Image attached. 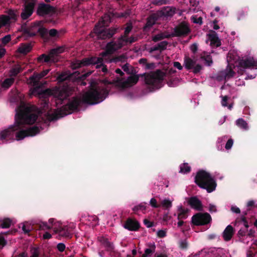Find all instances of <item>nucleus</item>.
<instances>
[{
    "label": "nucleus",
    "instance_id": "1",
    "mask_svg": "<svg viewBox=\"0 0 257 257\" xmlns=\"http://www.w3.org/2000/svg\"><path fill=\"white\" fill-rule=\"evenodd\" d=\"M38 118L36 114L32 113L31 107H25L17 112L15 116L14 125L11 126L0 133V139L10 140L15 136L16 140L20 141L26 137H33L39 134L40 128L38 126H33L25 129L26 124L34 123Z\"/></svg>",
    "mask_w": 257,
    "mask_h": 257
},
{
    "label": "nucleus",
    "instance_id": "2",
    "mask_svg": "<svg viewBox=\"0 0 257 257\" xmlns=\"http://www.w3.org/2000/svg\"><path fill=\"white\" fill-rule=\"evenodd\" d=\"M89 83V89L83 94L82 98L75 96L69 99L65 105L60 108L58 113L52 117L51 119H57L74 111H78L83 103L94 105L100 103L107 97L109 91L106 88L96 86L94 81H90Z\"/></svg>",
    "mask_w": 257,
    "mask_h": 257
},
{
    "label": "nucleus",
    "instance_id": "3",
    "mask_svg": "<svg viewBox=\"0 0 257 257\" xmlns=\"http://www.w3.org/2000/svg\"><path fill=\"white\" fill-rule=\"evenodd\" d=\"M49 70L46 69L40 73L35 72L30 77V83L35 87L33 90V94L37 95L38 96L43 99L44 106L48 105L49 103V97L53 96L56 98L57 104H61L63 101L66 99L71 94V90L68 87H56L53 89H46L40 90V80L45 76L49 73Z\"/></svg>",
    "mask_w": 257,
    "mask_h": 257
},
{
    "label": "nucleus",
    "instance_id": "4",
    "mask_svg": "<svg viewBox=\"0 0 257 257\" xmlns=\"http://www.w3.org/2000/svg\"><path fill=\"white\" fill-rule=\"evenodd\" d=\"M176 72L175 69L171 68L165 73L158 69L149 73H143L140 76L145 77V83L149 86L150 91H153L156 89H160L163 86V82L164 77L166 78L172 77V75Z\"/></svg>",
    "mask_w": 257,
    "mask_h": 257
},
{
    "label": "nucleus",
    "instance_id": "5",
    "mask_svg": "<svg viewBox=\"0 0 257 257\" xmlns=\"http://www.w3.org/2000/svg\"><path fill=\"white\" fill-rule=\"evenodd\" d=\"M112 17L111 14H105L95 24L93 32L98 39H109L117 32V28H106L111 22Z\"/></svg>",
    "mask_w": 257,
    "mask_h": 257
},
{
    "label": "nucleus",
    "instance_id": "6",
    "mask_svg": "<svg viewBox=\"0 0 257 257\" xmlns=\"http://www.w3.org/2000/svg\"><path fill=\"white\" fill-rule=\"evenodd\" d=\"M194 182L200 188L206 190L208 193L214 191L217 186L215 180L211 175L203 170L197 172Z\"/></svg>",
    "mask_w": 257,
    "mask_h": 257
},
{
    "label": "nucleus",
    "instance_id": "7",
    "mask_svg": "<svg viewBox=\"0 0 257 257\" xmlns=\"http://www.w3.org/2000/svg\"><path fill=\"white\" fill-rule=\"evenodd\" d=\"M132 29L133 26L131 24L127 25L125 28L123 35L119 37L116 41L112 40L107 43L105 50L101 53V56L105 57L107 55H111L125 45L126 42H127L126 37H127Z\"/></svg>",
    "mask_w": 257,
    "mask_h": 257
},
{
    "label": "nucleus",
    "instance_id": "8",
    "mask_svg": "<svg viewBox=\"0 0 257 257\" xmlns=\"http://www.w3.org/2000/svg\"><path fill=\"white\" fill-rule=\"evenodd\" d=\"M22 29L24 34L29 37H32L39 35L42 38H45L48 33L47 29L43 27L41 21H36L32 23L29 27L26 26V25H23Z\"/></svg>",
    "mask_w": 257,
    "mask_h": 257
},
{
    "label": "nucleus",
    "instance_id": "9",
    "mask_svg": "<svg viewBox=\"0 0 257 257\" xmlns=\"http://www.w3.org/2000/svg\"><path fill=\"white\" fill-rule=\"evenodd\" d=\"M212 220L210 215L207 212L197 213L192 217V223L197 226L204 225Z\"/></svg>",
    "mask_w": 257,
    "mask_h": 257
},
{
    "label": "nucleus",
    "instance_id": "10",
    "mask_svg": "<svg viewBox=\"0 0 257 257\" xmlns=\"http://www.w3.org/2000/svg\"><path fill=\"white\" fill-rule=\"evenodd\" d=\"M238 66L239 70L241 71V74H242L246 69H257V61L254 60L252 58L242 59L239 61Z\"/></svg>",
    "mask_w": 257,
    "mask_h": 257
},
{
    "label": "nucleus",
    "instance_id": "11",
    "mask_svg": "<svg viewBox=\"0 0 257 257\" xmlns=\"http://www.w3.org/2000/svg\"><path fill=\"white\" fill-rule=\"evenodd\" d=\"M56 12V9L53 6L45 3H40L38 5L37 14L40 16L52 15Z\"/></svg>",
    "mask_w": 257,
    "mask_h": 257
},
{
    "label": "nucleus",
    "instance_id": "12",
    "mask_svg": "<svg viewBox=\"0 0 257 257\" xmlns=\"http://www.w3.org/2000/svg\"><path fill=\"white\" fill-rule=\"evenodd\" d=\"M174 32L175 36H185L188 35L190 32V29L185 22H182L175 27Z\"/></svg>",
    "mask_w": 257,
    "mask_h": 257
},
{
    "label": "nucleus",
    "instance_id": "13",
    "mask_svg": "<svg viewBox=\"0 0 257 257\" xmlns=\"http://www.w3.org/2000/svg\"><path fill=\"white\" fill-rule=\"evenodd\" d=\"M37 61L39 63H56L59 61V58L54 56V54H52L50 50L48 55L43 54L39 56L37 58Z\"/></svg>",
    "mask_w": 257,
    "mask_h": 257
},
{
    "label": "nucleus",
    "instance_id": "14",
    "mask_svg": "<svg viewBox=\"0 0 257 257\" xmlns=\"http://www.w3.org/2000/svg\"><path fill=\"white\" fill-rule=\"evenodd\" d=\"M124 228L130 231H136L140 228V224L136 219L132 218H128L124 223Z\"/></svg>",
    "mask_w": 257,
    "mask_h": 257
},
{
    "label": "nucleus",
    "instance_id": "15",
    "mask_svg": "<svg viewBox=\"0 0 257 257\" xmlns=\"http://www.w3.org/2000/svg\"><path fill=\"white\" fill-rule=\"evenodd\" d=\"M187 203L192 209L197 211L203 210L202 203L197 196H192L188 198Z\"/></svg>",
    "mask_w": 257,
    "mask_h": 257
},
{
    "label": "nucleus",
    "instance_id": "16",
    "mask_svg": "<svg viewBox=\"0 0 257 257\" xmlns=\"http://www.w3.org/2000/svg\"><path fill=\"white\" fill-rule=\"evenodd\" d=\"M176 12V8L170 7H165L158 11L157 14L159 17H171Z\"/></svg>",
    "mask_w": 257,
    "mask_h": 257
},
{
    "label": "nucleus",
    "instance_id": "17",
    "mask_svg": "<svg viewBox=\"0 0 257 257\" xmlns=\"http://www.w3.org/2000/svg\"><path fill=\"white\" fill-rule=\"evenodd\" d=\"M207 35L212 47H218L221 45V41L214 31L211 30Z\"/></svg>",
    "mask_w": 257,
    "mask_h": 257
},
{
    "label": "nucleus",
    "instance_id": "18",
    "mask_svg": "<svg viewBox=\"0 0 257 257\" xmlns=\"http://www.w3.org/2000/svg\"><path fill=\"white\" fill-rule=\"evenodd\" d=\"M97 239L100 244L105 248L106 250L108 251H113L114 250V245L108 238L103 236H99L98 237Z\"/></svg>",
    "mask_w": 257,
    "mask_h": 257
},
{
    "label": "nucleus",
    "instance_id": "19",
    "mask_svg": "<svg viewBox=\"0 0 257 257\" xmlns=\"http://www.w3.org/2000/svg\"><path fill=\"white\" fill-rule=\"evenodd\" d=\"M54 231L59 235L66 238H71L72 233L70 232L69 228L67 226H60L59 228H55Z\"/></svg>",
    "mask_w": 257,
    "mask_h": 257
},
{
    "label": "nucleus",
    "instance_id": "20",
    "mask_svg": "<svg viewBox=\"0 0 257 257\" xmlns=\"http://www.w3.org/2000/svg\"><path fill=\"white\" fill-rule=\"evenodd\" d=\"M30 257H49L48 254L43 251L39 247H33L31 249Z\"/></svg>",
    "mask_w": 257,
    "mask_h": 257
},
{
    "label": "nucleus",
    "instance_id": "21",
    "mask_svg": "<svg viewBox=\"0 0 257 257\" xmlns=\"http://www.w3.org/2000/svg\"><path fill=\"white\" fill-rule=\"evenodd\" d=\"M234 234V229L231 225H228L223 232V237L225 241H229Z\"/></svg>",
    "mask_w": 257,
    "mask_h": 257
},
{
    "label": "nucleus",
    "instance_id": "22",
    "mask_svg": "<svg viewBox=\"0 0 257 257\" xmlns=\"http://www.w3.org/2000/svg\"><path fill=\"white\" fill-rule=\"evenodd\" d=\"M159 17L157 13L153 14L147 18L145 28H151L158 21Z\"/></svg>",
    "mask_w": 257,
    "mask_h": 257
},
{
    "label": "nucleus",
    "instance_id": "23",
    "mask_svg": "<svg viewBox=\"0 0 257 257\" xmlns=\"http://www.w3.org/2000/svg\"><path fill=\"white\" fill-rule=\"evenodd\" d=\"M168 44V43L167 41H162L157 45L152 47L150 48V52H153L156 51H160V52H162L166 49Z\"/></svg>",
    "mask_w": 257,
    "mask_h": 257
},
{
    "label": "nucleus",
    "instance_id": "24",
    "mask_svg": "<svg viewBox=\"0 0 257 257\" xmlns=\"http://www.w3.org/2000/svg\"><path fill=\"white\" fill-rule=\"evenodd\" d=\"M32 46L30 43L22 44L18 49V51L23 54H27L31 51Z\"/></svg>",
    "mask_w": 257,
    "mask_h": 257
},
{
    "label": "nucleus",
    "instance_id": "25",
    "mask_svg": "<svg viewBox=\"0 0 257 257\" xmlns=\"http://www.w3.org/2000/svg\"><path fill=\"white\" fill-rule=\"evenodd\" d=\"M139 75L134 74L131 75L126 79V80L124 82L125 84L127 85H134L136 84L139 81Z\"/></svg>",
    "mask_w": 257,
    "mask_h": 257
},
{
    "label": "nucleus",
    "instance_id": "26",
    "mask_svg": "<svg viewBox=\"0 0 257 257\" xmlns=\"http://www.w3.org/2000/svg\"><path fill=\"white\" fill-rule=\"evenodd\" d=\"M178 211L179 212L178 214V219H185L188 217V213L189 212L188 209H185L182 206L178 207Z\"/></svg>",
    "mask_w": 257,
    "mask_h": 257
},
{
    "label": "nucleus",
    "instance_id": "27",
    "mask_svg": "<svg viewBox=\"0 0 257 257\" xmlns=\"http://www.w3.org/2000/svg\"><path fill=\"white\" fill-rule=\"evenodd\" d=\"M196 64V62L189 58V57H185L184 58V65L185 67L187 70L193 69L194 65Z\"/></svg>",
    "mask_w": 257,
    "mask_h": 257
},
{
    "label": "nucleus",
    "instance_id": "28",
    "mask_svg": "<svg viewBox=\"0 0 257 257\" xmlns=\"http://www.w3.org/2000/svg\"><path fill=\"white\" fill-rule=\"evenodd\" d=\"M222 75L225 77V79H229L234 76L235 74L234 71L233 70L231 66L229 65H227L226 70L222 72Z\"/></svg>",
    "mask_w": 257,
    "mask_h": 257
},
{
    "label": "nucleus",
    "instance_id": "29",
    "mask_svg": "<svg viewBox=\"0 0 257 257\" xmlns=\"http://www.w3.org/2000/svg\"><path fill=\"white\" fill-rule=\"evenodd\" d=\"M122 69L128 74L134 75L137 73L135 68L127 63L122 66Z\"/></svg>",
    "mask_w": 257,
    "mask_h": 257
},
{
    "label": "nucleus",
    "instance_id": "30",
    "mask_svg": "<svg viewBox=\"0 0 257 257\" xmlns=\"http://www.w3.org/2000/svg\"><path fill=\"white\" fill-rule=\"evenodd\" d=\"M15 78L13 77L6 78L2 83V87L5 89L9 88L14 82Z\"/></svg>",
    "mask_w": 257,
    "mask_h": 257
},
{
    "label": "nucleus",
    "instance_id": "31",
    "mask_svg": "<svg viewBox=\"0 0 257 257\" xmlns=\"http://www.w3.org/2000/svg\"><path fill=\"white\" fill-rule=\"evenodd\" d=\"M10 24V18L7 15H3L0 16V29Z\"/></svg>",
    "mask_w": 257,
    "mask_h": 257
},
{
    "label": "nucleus",
    "instance_id": "32",
    "mask_svg": "<svg viewBox=\"0 0 257 257\" xmlns=\"http://www.w3.org/2000/svg\"><path fill=\"white\" fill-rule=\"evenodd\" d=\"M236 125L241 128L247 130L248 128L247 122L243 118H239L236 121Z\"/></svg>",
    "mask_w": 257,
    "mask_h": 257
},
{
    "label": "nucleus",
    "instance_id": "33",
    "mask_svg": "<svg viewBox=\"0 0 257 257\" xmlns=\"http://www.w3.org/2000/svg\"><path fill=\"white\" fill-rule=\"evenodd\" d=\"M201 58L205 61L207 65L210 66L213 63L212 57L210 55L208 54L207 53L204 52L203 55L201 56Z\"/></svg>",
    "mask_w": 257,
    "mask_h": 257
},
{
    "label": "nucleus",
    "instance_id": "34",
    "mask_svg": "<svg viewBox=\"0 0 257 257\" xmlns=\"http://www.w3.org/2000/svg\"><path fill=\"white\" fill-rule=\"evenodd\" d=\"M148 246L149 247V248H146L145 250V253H144V254L147 256L149 255V254L154 252L155 251V249H156V245L154 243H149L148 244Z\"/></svg>",
    "mask_w": 257,
    "mask_h": 257
},
{
    "label": "nucleus",
    "instance_id": "35",
    "mask_svg": "<svg viewBox=\"0 0 257 257\" xmlns=\"http://www.w3.org/2000/svg\"><path fill=\"white\" fill-rule=\"evenodd\" d=\"M126 59H127V57L125 55H124V54H122L119 56H118L113 58L110 60V62H113L114 63H117V62H124L126 61Z\"/></svg>",
    "mask_w": 257,
    "mask_h": 257
},
{
    "label": "nucleus",
    "instance_id": "36",
    "mask_svg": "<svg viewBox=\"0 0 257 257\" xmlns=\"http://www.w3.org/2000/svg\"><path fill=\"white\" fill-rule=\"evenodd\" d=\"M93 57H87L83 59L82 61V65L83 66H89L90 65H94Z\"/></svg>",
    "mask_w": 257,
    "mask_h": 257
},
{
    "label": "nucleus",
    "instance_id": "37",
    "mask_svg": "<svg viewBox=\"0 0 257 257\" xmlns=\"http://www.w3.org/2000/svg\"><path fill=\"white\" fill-rule=\"evenodd\" d=\"M12 221L9 218H5L2 219V222L0 223V226L3 228H8L11 226Z\"/></svg>",
    "mask_w": 257,
    "mask_h": 257
},
{
    "label": "nucleus",
    "instance_id": "38",
    "mask_svg": "<svg viewBox=\"0 0 257 257\" xmlns=\"http://www.w3.org/2000/svg\"><path fill=\"white\" fill-rule=\"evenodd\" d=\"M22 71L21 67L17 66L12 68L10 70V76L12 77L16 76L19 73Z\"/></svg>",
    "mask_w": 257,
    "mask_h": 257
},
{
    "label": "nucleus",
    "instance_id": "39",
    "mask_svg": "<svg viewBox=\"0 0 257 257\" xmlns=\"http://www.w3.org/2000/svg\"><path fill=\"white\" fill-rule=\"evenodd\" d=\"M71 77V74L64 72L60 74L57 78L59 82H63L67 79H69Z\"/></svg>",
    "mask_w": 257,
    "mask_h": 257
},
{
    "label": "nucleus",
    "instance_id": "40",
    "mask_svg": "<svg viewBox=\"0 0 257 257\" xmlns=\"http://www.w3.org/2000/svg\"><path fill=\"white\" fill-rule=\"evenodd\" d=\"M91 72L87 73L82 75L81 77V79L79 81V83L81 86H85L87 84V81L88 80L86 79V77L89 76Z\"/></svg>",
    "mask_w": 257,
    "mask_h": 257
},
{
    "label": "nucleus",
    "instance_id": "41",
    "mask_svg": "<svg viewBox=\"0 0 257 257\" xmlns=\"http://www.w3.org/2000/svg\"><path fill=\"white\" fill-rule=\"evenodd\" d=\"M191 171V167L188 165V163H183V166H180V172L186 174Z\"/></svg>",
    "mask_w": 257,
    "mask_h": 257
},
{
    "label": "nucleus",
    "instance_id": "42",
    "mask_svg": "<svg viewBox=\"0 0 257 257\" xmlns=\"http://www.w3.org/2000/svg\"><path fill=\"white\" fill-rule=\"evenodd\" d=\"M38 225L39 229L41 230H49L52 227V226L49 225L46 222H40Z\"/></svg>",
    "mask_w": 257,
    "mask_h": 257
},
{
    "label": "nucleus",
    "instance_id": "43",
    "mask_svg": "<svg viewBox=\"0 0 257 257\" xmlns=\"http://www.w3.org/2000/svg\"><path fill=\"white\" fill-rule=\"evenodd\" d=\"M64 49L63 47H58L55 49H53L51 50V53L52 54H54V56L59 57V54L63 52Z\"/></svg>",
    "mask_w": 257,
    "mask_h": 257
},
{
    "label": "nucleus",
    "instance_id": "44",
    "mask_svg": "<svg viewBox=\"0 0 257 257\" xmlns=\"http://www.w3.org/2000/svg\"><path fill=\"white\" fill-rule=\"evenodd\" d=\"M162 205L166 209H169L172 207V203L170 200L165 199L162 201Z\"/></svg>",
    "mask_w": 257,
    "mask_h": 257
},
{
    "label": "nucleus",
    "instance_id": "45",
    "mask_svg": "<svg viewBox=\"0 0 257 257\" xmlns=\"http://www.w3.org/2000/svg\"><path fill=\"white\" fill-rule=\"evenodd\" d=\"M153 3L156 6H161L170 4V0H154Z\"/></svg>",
    "mask_w": 257,
    "mask_h": 257
},
{
    "label": "nucleus",
    "instance_id": "46",
    "mask_svg": "<svg viewBox=\"0 0 257 257\" xmlns=\"http://www.w3.org/2000/svg\"><path fill=\"white\" fill-rule=\"evenodd\" d=\"M179 247L182 249H186L188 248V244L186 239L180 240L179 242Z\"/></svg>",
    "mask_w": 257,
    "mask_h": 257
},
{
    "label": "nucleus",
    "instance_id": "47",
    "mask_svg": "<svg viewBox=\"0 0 257 257\" xmlns=\"http://www.w3.org/2000/svg\"><path fill=\"white\" fill-rule=\"evenodd\" d=\"M146 206L145 203H141L138 205L135 206L133 208V210L134 211H137L138 210L144 211L146 209Z\"/></svg>",
    "mask_w": 257,
    "mask_h": 257
},
{
    "label": "nucleus",
    "instance_id": "48",
    "mask_svg": "<svg viewBox=\"0 0 257 257\" xmlns=\"http://www.w3.org/2000/svg\"><path fill=\"white\" fill-rule=\"evenodd\" d=\"M103 52H102L100 54V55L101 56V57H93V60L94 61V65L95 64H101L103 61V58H105V57H103L101 56V53H102ZM108 55L106 56V57ZM106 57V56H105Z\"/></svg>",
    "mask_w": 257,
    "mask_h": 257
},
{
    "label": "nucleus",
    "instance_id": "49",
    "mask_svg": "<svg viewBox=\"0 0 257 257\" xmlns=\"http://www.w3.org/2000/svg\"><path fill=\"white\" fill-rule=\"evenodd\" d=\"M165 38V37L163 34H159L154 36L152 38V40L155 42H157L163 40Z\"/></svg>",
    "mask_w": 257,
    "mask_h": 257
},
{
    "label": "nucleus",
    "instance_id": "50",
    "mask_svg": "<svg viewBox=\"0 0 257 257\" xmlns=\"http://www.w3.org/2000/svg\"><path fill=\"white\" fill-rule=\"evenodd\" d=\"M191 19L194 23L201 25L202 24V18L197 17L196 16H192Z\"/></svg>",
    "mask_w": 257,
    "mask_h": 257
},
{
    "label": "nucleus",
    "instance_id": "51",
    "mask_svg": "<svg viewBox=\"0 0 257 257\" xmlns=\"http://www.w3.org/2000/svg\"><path fill=\"white\" fill-rule=\"evenodd\" d=\"M8 16L10 18V23H11V20L15 21L17 20V16L15 13L13 11H10L9 13Z\"/></svg>",
    "mask_w": 257,
    "mask_h": 257
},
{
    "label": "nucleus",
    "instance_id": "52",
    "mask_svg": "<svg viewBox=\"0 0 257 257\" xmlns=\"http://www.w3.org/2000/svg\"><path fill=\"white\" fill-rule=\"evenodd\" d=\"M150 205L154 208H159L160 205L157 203V200L155 198H152L150 202Z\"/></svg>",
    "mask_w": 257,
    "mask_h": 257
},
{
    "label": "nucleus",
    "instance_id": "53",
    "mask_svg": "<svg viewBox=\"0 0 257 257\" xmlns=\"http://www.w3.org/2000/svg\"><path fill=\"white\" fill-rule=\"evenodd\" d=\"M82 66H83L82 65V61H77L73 63L72 65V67L73 69H78Z\"/></svg>",
    "mask_w": 257,
    "mask_h": 257
},
{
    "label": "nucleus",
    "instance_id": "54",
    "mask_svg": "<svg viewBox=\"0 0 257 257\" xmlns=\"http://www.w3.org/2000/svg\"><path fill=\"white\" fill-rule=\"evenodd\" d=\"M11 40V36L10 35H7L4 37L2 39V42L3 44L6 45L8 44Z\"/></svg>",
    "mask_w": 257,
    "mask_h": 257
},
{
    "label": "nucleus",
    "instance_id": "55",
    "mask_svg": "<svg viewBox=\"0 0 257 257\" xmlns=\"http://www.w3.org/2000/svg\"><path fill=\"white\" fill-rule=\"evenodd\" d=\"M202 66L200 65V64H197V65H195L194 67L193 68V71L192 72L194 73V74H197L198 73H199L201 70L202 69Z\"/></svg>",
    "mask_w": 257,
    "mask_h": 257
},
{
    "label": "nucleus",
    "instance_id": "56",
    "mask_svg": "<svg viewBox=\"0 0 257 257\" xmlns=\"http://www.w3.org/2000/svg\"><path fill=\"white\" fill-rule=\"evenodd\" d=\"M176 78L174 79L172 77H171L170 78H167V80H166L167 84H168V85L169 87H174L175 86V85L174 84V82H175V79Z\"/></svg>",
    "mask_w": 257,
    "mask_h": 257
},
{
    "label": "nucleus",
    "instance_id": "57",
    "mask_svg": "<svg viewBox=\"0 0 257 257\" xmlns=\"http://www.w3.org/2000/svg\"><path fill=\"white\" fill-rule=\"evenodd\" d=\"M233 144V141L232 139H229L225 146V148L226 150H229L231 148Z\"/></svg>",
    "mask_w": 257,
    "mask_h": 257
},
{
    "label": "nucleus",
    "instance_id": "58",
    "mask_svg": "<svg viewBox=\"0 0 257 257\" xmlns=\"http://www.w3.org/2000/svg\"><path fill=\"white\" fill-rule=\"evenodd\" d=\"M66 248L65 245L63 243H59L57 245V248L60 252H63L64 251Z\"/></svg>",
    "mask_w": 257,
    "mask_h": 257
},
{
    "label": "nucleus",
    "instance_id": "59",
    "mask_svg": "<svg viewBox=\"0 0 257 257\" xmlns=\"http://www.w3.org/2000/svg\"><path fill=\"white\" fill-rule=\"evenodd\" d=\"M58 31L55 29H52L49 31V35L51 37H54L57 36Z\"/></svg>",
    "mask_w": 257,
    "mask_h": 257
},
{
    "label": "nucleus",
    "instance_id": "60",
    "mask_svg": "<svg viewBox=\"0 0 257 257\" xmlns=\"http://www.w3.org/2000/svg\"><path fill=\"white\" fill-rule=\"evenodd\" d=\"M247 229H240L237 232V235L239 237H243L246 235Z\"/></svg>",
    "mask_w": 257,
    "mask_h": 257
},
{
    "label": "nucleus",
    "instance_id": "61",
    "mask_svg": "<svg viewBox=\"0 0 257 257\" xmlns=\"http://www.w3.org/2000/svg\"><path fill=\"white\" fill-rule=\"evenodd\" d=\"M144 223L148 228L151 227L154 225V223L153 222L150 221L147 219H145L144 220Z\"/></svg>",
    "mask_w": 257,
    "mask_h": 257
},
{
    "label": "nucleus",
    "instance_id": "62",
    "mask_svg": "<svg viewBox=\"0 0 257 257\" xmlns=\"http://www.w3.org/2000/svg\"><path fill=\"white\" fill-rule=\"evenodd\" d=\"M157 235L160 238H163L166 236V232L163 230H159L157 232Z\"/></svg>",
    "mask_w": 257,
    "mask_h": 257
},
{
    "label": "nucleus",
    "instance_id": "63",
    "mask_svg": "<svg viewBox=\"0 0 257 257\" xmlns=\"http://www.w3.org/2000/svg\"><path fill=\"white\" fill-rule=\"evenodd\" d=\"M228 97L227 96H224L222 97V101H221V104L223 106H227V100H228Z\"/></svg>",
    "mask_w": 257,
    "mask_h": 257
},
{
    "label": "nucleus",
    "instance_id": "64",
    "mask_svg": "<svg viewBox=\"0 0 257 257\" xmlns=\"http://www.w3.org/2000/svg\"><path fill=\"white\" fill-rule=\"evenodd\" d=\"M190 49L193 53H195L198 50V45L196 43L192 44L190 46Z\"/></svg>",
    "mask_w": 257,
    "mask_h": 257
}]
</instances>
